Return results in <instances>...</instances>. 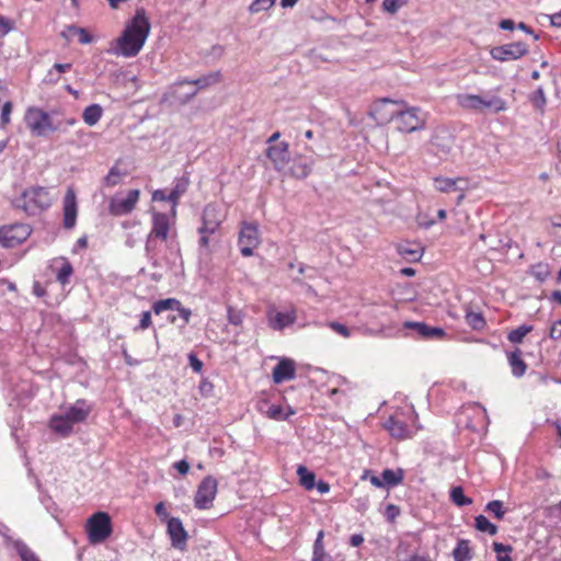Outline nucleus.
Returning <instances> with one entry per match:
<instances>
[{
  "label": "nucleus",
  "instance_id": "1",
  "mask_svg": "<svg viewBox=\"0 0 561 561\" xmlns=\"http://www.w3.org/2000/svg\"><path fill=\"white\" fill-rule=\"evenodd\" d=\"M150 22L144 9H137L134 18L126 24L108 53L125 58L136 57L142 49L149 33Z\"/></svg>",
  "mask_w": 561,
  "mask_h": 561
},
{
  "label": "nucleus",
  "instance_id": "2",
  "mask_svg": "<svg viewBox=\"0 0 561 561\" xmlns=\"http://www.w3.org/2000/svg\"><path fill=\"white\" fill-rule=\"evenodd\" d=\"M25 124L36 137H45L53 131L66 133L68 127L77 124L75 117L55 121L47 112L38 107H30L25 113Z\"/></svg>",
  "mask_w": 561,
  "mask_h": 561
},
{
  "label": "nucleus",
  "instance_id": "3",
  "mask_svg": "<svg viewBox=\"0 0 561 561\" xmlns=\"http://www.w3.org/2000/svg\"><path fill=\"white\" fill-rule=\"evenodd\" d=\"M382 426L397 440L410 439L421 430L417 414L412 407L397 410Z\"/></svg>",
  "mask_w": 561,
  "mask_h": 561
},
{
  "label": "nucleus",
  "instance_id": "4",
  "mask_svg": "<svg viewBox=\"0 0 561 561\" xmlns=\"http://www.w3.org/2000/svg\"><path fill=\"white\" fill-rule=\"evenodd\" d=\"M16 207L22 208L27 215L34 216L48 209L53 204L49 188L31 186L16 199Z\"/></svg>",
  "mask_w": 561,
  "mask_h": 561
},
{
  "label": "nucleus",
  "instance_id": "5",
  "mask_svg": "<svg viewBox=\"0 0 561 561\" xmlns=\"http://www.w3.org/2000/svg\"><path fill=\"white\" fill-rule=\"evenodd\" d=\"M457 103L465 110L484 112L491 111L493 113L504 112L507 108L506 101L497 95H478L470 93H462L456 96Z\"/></svg>",
  "mask_w": 561,
  "mask_h": 561
},
{
  "label": "nucleus",
  "instance_id": "6",
  "mask_svg": "<svg viewBox=\"0 0 561 561\" xmlns=\"http://www.w3.org/2000/svg\"><path fill=\"white\" fill-rule=\"evenodd\" d=\"M151 216L152 226L146 241V251L148 254H152L156 239L167 241L171 227L175 220V216L172 215V210H170L169 214L151 210Z\"/></svg>",
  "mask_w": 561,
  "mask_h": 561
},
{
  "label": "nucleus",
  "instance_id": "7",
  "mask_svg": "<svg viewBox=\"0 0 561 561\" xmlns=\"http://www.w3.org/2000/svg\"><path fill=\"white\" fill-rule=\"evenodd\" d=\"M88 538L91 543H101L112 534V523L107 513L98 512L87 522Z\"/></svg>",
  "mask_w": 561,
  "mask_h": 561
},
{
  "label": "nucleus",
  "instance_id": "8",
  "mask_svg": "<svg viewBox=\"0 0 561 561\" xmlns=\"http://www.w3.org/2000/svg\"><path fill=\"white\" fill-rule=\"evenodd\" d=\"M32 228L26 224H13L0 228V245L7 249L15 248L27 240Z\"/></svg>",
  "mask_w": 561,
  "mask_h": 561
},
{
  "label": "nucleus",
  "instance_id": "9",
  "mask_svg": "<svg viewBox=\"0 0 561 561\" xmlns=\"http://www.w3.org/2000/svg\"><path fill=\"white\" fill-rule=\"evenodd\" d=\"M396 122L398 130L412 133L424 127L425 116L419 107L399 108Z\"/></svg>",
  "mask_w": 561,
  "mask_h": 561
},
{
  "label": "nucleus",
  "instance_id": "10",
  "mask_svg": "<svg viewBox=\"0 0 561 561\" xmlns=\"http://www.w3.org/2000/svg\"><path fill=\"white\" fill-rule=\"evenodd\" d=\"M139 196L140 191L137 188L128 191L126 196L116 194L110 199V214L113 216H125L130 214L136 208V205L139 201Z\"/></svg>",
  "mask_w": 561,
  "mask_h": 561
},
{
  "label": "nucleus",
  "instance_id": "11",
  "mask_svg": "<svg viewBox=\"0 0 561 561\" xmlns=\"http://www.w3.org/2000/svg\"><path fill=\"white\" fill-rule=\"evenodd\" d=\"M400 104L401 102L392 101L388 98L380 99L371 105L369 115L379 125L388 124L392 119L397 118L399 108L394 107Z\"/></svg>",
  "mask_w": 561,
  "mask_h": 561
},
{
  "label": "nucleus",
  "instance_id": "12",
  "mask_svg": "<svg viewBox=\"0 0 561 561\" xmlns=\"http://www.w3.org/2000/svg\"><path fill=\"white\" fill-rule=\"evenodd\" d=\"M529 51L528 45L524 42H515L493 47L490 55L494 60L505 62L517 60L526 56Z\"/></svg>",
  "mask_w": 561,
  "mask_h": 561
},
{
  "label": "nucleus",
  "instance_id": "13",
  "mask_svg": "<svg viewBox=\"0 0 561 561\" xmlns=\"http://www.w3.org/2000/svg\"><path fill=\"white\" fill-rule=\"evenodd\" d=\"M217 480L210 476L204 478L197 486L194 505L198 510H207L213 505L217 494Z\"/></svg>",
  "mask_w": 561,
  "mask_h": 561
},
{
  "label": "nucleus",
  "instance_id": "14",
  "mask_svg": "<svg viewBox=\"0 0 561 561\" xmlns=\"http://www.w3.org/2000/svg\"><path fill=\"white\" fill-rule=\"evenodd\" d=\"M260 242L257 225L244 222L240 229L238 240L241 254L245 257L253 255V250L259 247Z\"/></svg>",
  "mask_w": 561,
  "mask_h": 561
},
{
  "label": "nucleus",
  "instance_id": "15",
  "mask_svg": "<svg viewBox=\"0 0 561 561\" xmlns=\"http://www.w3.org/2000/svg\"><path fill=\"white\" fill-rule=\"evenodd\" d=\"M226 216L215 204L205 206L202 215V226L198 228V233H215L220 225L224 222Z\"/></svg>",
  "mask_w": 561,
  "mask_h": 561
},
{
  "label": "nucleus",
  "instance_id": "16",
  "mask_svg": "<svg viewBox=\"0 0 561 561\" xmlns=\"http://www.w3.org/2000/svg\"><path fill=\"white\" fill-rule=\"evenodd\" d=\"M168 535L171 540L172 547L184 550L187 542V533L180 518L171 517L167 523Z\"/></svg>",
  "mask_w": 561,
  "mask_h": 561
},
{
  "label": "nucleus",
  "instance_id": "17",
  "mask_svg": "<svg viewBox=\"0 0 561 561\" xmlns=\"http://www.w3.org/2000/svg\"><path fill=\"white\" fill-rule=\"evenodd\" d=\"M78 214L77 196L73 187H68L64 197V227L72 229L76 226Z\"/></svg>",
  "mask_w": 561,
  "mask_h": 561
},
{
  "label": "nucleus",
  "instance_id": "18",
  "mask_svg": "<svg viewBox=\"0 0 561 561\" xmlns=\"http://www.w3.org/2000/svg\"><path fill=\"white\" fill-rule=\"evenodd\" d=\"M297 319L295 309L288 311H267V324L275 331H282L285 328L291 325Z\"/></svg>",
  "mask_w": 561,
  "mask_h": 561
},
{
  "label": "nucleus",
  "instance_id": "19",
  "mask_svg": "<svg viewBox=\"0 0 561 561\" xmlns=\"http://www.w3.org/2000/svg\"><path fill=\"white\" fill-rule=\"evenodd\" d=\"M266 156L274 164L276 170H282L289 162V145L285 141L277 145H271L266 149Z\"/></svg>",
  "mask_w": 561,
  "mask_h": 561
},
{
  "label": "nucleus",
  "instance_id": "20",
  "mask_svg": "<svg viewBox=\"0 0 561 561\" xmlns=\"http://www.w3.org/2000/svg\"><path fill=\"white\" fill-rule=\"evenodd\" d=\"M272 377L275 383L293 380L296 377L295 362L287 357L280 358L273 369Z\"/></svg>",
  "mask_w": 561,
  "mask_h": 561
},
{
  "label": "nucleus",
  "instance_id": "21",
  "mask_svg": "<svg viewBox=\"0 0 561 561\" xmlns=\"http://www.w3.org/2000/svg\"><path fill=\"white\" fill-rule=\"evenodd\" d=\"M92 407L87 400L79 399L72 405L66 409L65 416L72 425L84 422L91 413Z\"/></svg>",
  "mask_w": 561,
  "mask_h": 561
},
{
  "label": "nucleus",
  "instance_id": "22",
  "mask_svg": "<svg viewBox=\"0 0 561 561\" xmlns=\"http://www.w3.org/2000/svg\"><path fill=\"white\" fill-rule=\"evenodd\" d=\"M434 187L438 192L442 193H451L462 191L461 183L467 184V180L463 178H445V176H436L433 179Z\"/></svg>",
  "mask_w": 561,
  "mask_h": 561
},
{
  "label": "nucleus",
  "instance_id": "23",
  "mask_svg": "<svg viewBox=\"0 0 561 561\" xmlns=\"http://www.w3.org/2000/svg\"><path fill=\"white\" fill-rule=\"evenodd\" d=\"M407 328L413 329L419 336L438 340L445 335V331L438 327H430L422 322H407Z\"/></svg>",
  "mask_w": 561,
  "mask_h": 561
},
{
  "label": "nucleus",
  "instance_id": "24",
  "mask_svg": "<svg viewBox=\"0 0 561 561\" xmlns=\"http://www.w3.org/2000/svg\"><path fill=\"white\" fill-rule=\"evenodd\" d=\"M397 251L399 255L409 261V262H416L422 257L423 249L417 243H411V242H403L398 244Z\"/></svg>",
  "mask_w": 561,
  "mask_h": 561
},
{
  "label": "nucleus",
  "instance_id": "25",
  "mask_svg": "<svg viewBox=\"0 0 561 561\" xmlns=\"http://www.w3.org/2000/svg\"><path fill=\"white\" fill-rule=\"evenodd\" d=\"M50 428L61 435L62 437H67L71 434L73 425L71 422L65 416L64 413L54 414L49 421Z\"/></svg>",
  "mask_w": 561,
  "mask_h": 561
},
{
  "label": "nucleus",
  "instance_id": "26",
  "mask_svg": "<svg viewBox=\"0 0 561 561\" xmlns=\"http://www.w3.org/2000/svg\"><path fill=\"white\" fill-rule=\"evenodd\" d=\"M221 80V73L219 71L210 72L195 80H181L175 85L182 84H195L197 89H205L213 84L218 83Z\"/></svg>",
  "mask_w": 561,
  "mask_h": 561
},
{
  "label": "nucleus",
  "instance_id": "27",
  "mask_svg": "<svg viewBox=\"0 0 561 561\" xmlns=\"http://www.w3.org/2000/svg\"><path fill=\"white\" fill-rule=\"evenodd\" d=\"M507 359L510 367L512 369V374L517 378L524 376L527 369V365L522 358L520 351L516 350L514 352L508 353Z\"/></svg>",
  "mask_w": 561,
  "mask_h": 561
},
{
  "label": "nucleus",
  "instance_id": "28",
  "mask_svg": "<svg viewBox=\"0 0 561 561\" xmlns=\"http://www.w3.org/2000/svg\"><path fill=\"white\" fill-rule=\"evenodd\" d=\"M453 558L454 561H470L473 558L470 541L467 539H459L453 550Z\"/></svg>",
  "mask_w": 561,
  "mask_h": 561
},
{
  "label": "nucleus",
  "instance_id": "29",
  "mask_svg": "<svg viewBox=\"0 0 561 561\" xmlns=\"http://www.w3.org/2000/svg\"><path fill=\"white\" fill-rule=\"evenodd\" d=\"M323 538H324V531L319 530L317 534L314 543H313L311 561H333L332 557L325 552Z\"/></svg>",
  "mask_w": 561,
  "mask_h": 561
},
{
  "label": "nucleus",
  "instance_id": "30",
  "mask_svg": "<svg viewBox=\"0 0 561 561\" xmlns=\"http://www.w3.org/2000/svg\"><path fill=\"white\" fill-rule=\"evenodd\" d=\"M103 115V108L100 104H91L83 110L82 119L89 126H94L99 123Z\"/></svg>",
  "mask_w": 561,
  "mask_h": 561
},
{
  "label": "nucleus",
  "instance_id": "31",
  "mask_svg": "<svg viewBox=\"0 0 561 561\" xmlns=\"http://www.w3.org/2000/svg\"><path fill=\"white\" fill-rule=\"evenodd\" d=\"M72 274H73V267H72L71 263L66 257H61L60 266L58 267V270L56 272L57 282H59L61 285H67V284H69L70 277L72 276Z\"/></svg>",
  "mask_w": 561,
  "mask_h": 561
},
{
  "label": "nucleus",
  "instance_id": "32",
  "mask_svg": "<svg viewBox=\"0 0 561 561\" xmlns=\"http://www.w3.org/2000/svg\"><path fill=\"white\" fill-rule=\"evenodd\" d=\"M382 480L385 482V488L396 486L400 484L404 479V471L402 469H385L381 473Z\"/></svg>",
  "mask_w": 561,
  "mask_h": 561
},
{
  "label": "nucleus",
  "instance_id": "33",
  "mask_svg": "<svg viewBox=\"0 0 561 561\" xmlns=\"http://www.w3.org/2000/svg\"><path fill=\"white\" fill-rule=\"evenodd\" d=\"M186 191V183L183 181H179L174 187L168 194V202L171 203L172 215L176 216V206L180 197Z\"/></svg>",
  "mask_w": 561,
  "mask_h": 561
},
{
  "label": "nucleus",
  "instance_id": "34",
  "mask_svg": "<svg viewBox=\"0 0 561 561\" xmlns=\"http://www.w3.org/2000/svg\"><path fill=\"white\" fill-rule=\"evenodd\" d=\"M180 300L176 298L160 299L153 302L152 311L156 314H160L167 310H175L180 308Z\"/></svg>",
  "mask_w": 561,
  "mask_h": 561
},
{
  "label": "nucleus",
  "instance_id": "35",
  "mask_svg": "<svg viewBox=\"0 0 561 561\" xmlns=\"http://www.w3.org/2000/svg\"><path fill=\"white\" fill-rule=\"evenodd\" d=\"M21 561H41L36 553L23 541L16 540L13 543Z\"/></svg>",
  "mask_w": 561,
  "mask_h": 561
},
{
  "label": "nucleus",
  "instance_id": "36",
  "mask_svg": "<svg viewBox=\"0 0 561 561\" xmlns=\"http://www.w3.org/2000/svg\"><path fill=\"white\" fill-rule=\"evenodd\" d=\"M297 474L299 477L301 485L306 490H312L316 485V474L309 471L305 466L297 468Z\"/></svg>",
  "mask_w": 561,
  "mask_h": 561
},
{
  "label": "nucleus",
  "instance_id": "37",
  "mask_svg": "<svg viewBox=\"0 0 561 561\" xmlns=\"http://www.w3.org/2000/svg\"><path fill=\"white\" fill-rule=\"evenodd\" d=\"M530 275L535 277L539 283H543L551 274L549 264L539 262L530 266Z\"/></svg>",
  "mask_w": 561,
  "mask_h": 561
},
{
  "label": "nucleus",
  "instance_id": "38",
  "mask_svg": "<svg viewBox=\"0 0 561 561\" xmlns=\"http://www.w3.org/2000/svg\"><path fill=\"white\" fill-rule=\"evenodd\" d=\"M465 319L467 324L473 330H482L485 327V320L481 312L467 310Z\"/></svg>",
  "mask_w": 561,
  "mask_h": 561
},
{
  "label": "nucleus",
  "instance_id": "39",
  "mask_svg": "<svg viewBox=\"0 0 561 561\" xmlns=\"http://www.w3.org/2000/svg\"><path fill=\"white\" fill-rule=\"evenodd\" d=\"M476 528L479 531L486 533L491 536L497 533V526L491 523L484 515H479L474 518Z\"/></svg>",
  "mask_w": 561,
  "mask_h": 561
},
{
  "label": "nucleus",
  "instance_id": "40",
  "mask_svg": "<svg viewBox=\"0 0 561 561\" xmlns=\"http://www.w3.org/2000/svg\"><path fill=\"white\" fill-rule=\"evenodd\" d=\"M450 499L453 503L460 507L472 503V500L463 494V489L461 486H454L450 490Z\"/></svg>",
  "mask_w": 561,
  "mask_h": 561
},
{
  "label": "nucleus",
  "instance_id": "41",
  "mask_svg": "<svg viewBox=\"0 0 561 561\" xmlns=\"http://www.w3.org/2000/svg\"><path fill=\"white\" fill-rule=\"evenodd\" d=\"M485 511L496 519H503L506 514L503 502L499 500L489 502L485 506Z\"/></svg>",
  "mask_w": 561,
  "mask_h": 561
},
{
  "label": "nucleus",
  "instance_id": "42",
  "mask_svg": "<svg viewBox=\"0 0 561 561\" xmlns=\"http://www.w3.org/2000/svg\"><path fill=\"white\" fill-rule=\"evenodd\" d=\"M124 175L125 173L117 167H112L107 175L104 178V183L108 187H114L121 183Z\"/></svg>",
  "mask_w": 561,
  "mask_h": 561
},
{
  "label": "nucleus",
  "instance_id": "43",
  "mask_svg": "<svg viewBox=\"0 0 561 561\" xmlns=\"http://www.w3.org/2000/svg\"><path fill=\"white\" fill-rule=\"evenodd\" d=\"M533 330V327L531 325H526V324H523L514 330H512L510 333H508V341L512 342V343H520L523 341V339L529 333L531 332Z\"/></svg>",
  "mask_w": 561,
  "mask_h": 561
},
{
  "label": "nucleus",
  "instance_id": "44",
  "mask_svg": "<svg viewBox=\"0 0 561 561\" xmlns=\"http://www.w3.org/2000/svg\"><path fill=\"white\" fill-rule=\"evenodd\" d=\"M493 550L496 552V561H512L510 553L512 547L501 542H493Z\"/></svg>",
  "mask_w": 561,
  "mask_h": 561
},
{
  "label": "nucleus",
  "instance_id": "45",
  "mask_svg": "<svg viewBox=\"0 0 561 561\" xmlns=\"http://www.w3.org/2000/svg\"><path fill=\"white\" fill-rule=\"evenodd\" d=\"M275 1L276 0H253L249 5V11L252 14L267 11L275 4Z\"/></svg>",
  "mask_w": 561,
  "mask_h": 561
},
{
  "label": "nucleus",
  "instance_id": "46",
  "mask_svg": "<svg viewBox=\"0 0 561 561\" xmlns=\"http://www.w3.org/2000/svg\"><path fill=\"white\" fill-rule=\"evenodd\" d=\"M549 234L553 238L556 243L561 244V216L551 220Z\"/></svg>",
  "mask_w": 561,
  "mask_h": 561
},
{
  "label": "nucleus",
  "instance_id": "47",
  "mask_svg": "<svg viewBox=\"0 0 561 561\" xmlns=\"http://www.w3.org/2000/svg\"><path fill=\"white\" fill-rule=\"evenodd\" d=\"M68 32L76 33L79 36V42L81 44H90L93 41V37L83 27H78V26H75V25H70V26H68Z\"/></svg>",
  "mask_w": 561,
  "mask_h": 561
},
{
  "label": "nucleus",
  "instance_id": "48",
  "mask_svg": "<svg viewBox=\"0 0 561 561\" xmlns=\"http://www.w3.org/2000/svg\"><path fill=\"white\" fill-rule=\"evenodd\" d=\"M227 318L228 322L233 325H241L244 319L243 313L240 310H237L232 307H228L227 309Z\"/></svg>",
  "mask_w": 561,
  "mask_h": 561
},
{
  "label": "nucleus",
  "instance_id": "49",
  "mask_svg": "<svg viewBox=\"0 0 561 561\" xmlns=\"http://www.w3.org/2000/svg\"><path fill=\"white\" fill-rule=\"evenodd\" d=\"M530 100L536 108L542 110L546 105V95H545L543 89L541 87H539L533 93Z\"/></svg>",
  "mask_w": 561,
  "mask_h": 561
},
{
  "label": "nucleus",
  "instance_id": "50",
  "mask_svg": "<svg viewBox=\"0 0 561 561\" xmlns=\"http://www.w3.org/2000/svg\"><path fill=\"white\" fill-rule=\"evenodd\" d=\"M266 415L273 420H286L288 414L284 413V410L278 404H272L266 411Z\"/></svg>",
  "mask_w": 561,
  "mask_h": 561
},
{
  "label": "nucleus",
  "instance_id": "51",
  "mask_svg": "<svg viewBox=\"0 0 561 561\" xmlns=\"http://www.w3.org/2000/svg\"><path fill=\"white\" fill-rule=\"evenodd\" d=\"M404 3L405 0H383L382 9L388 13L394 14Z\"/></svg>",
  "mask_w": 561,
  "mask_h": 561
},
{
  "label": "nucleus",
  "instance_id": "52",
  "mask_svg": "<svg viewBox=\"0 0 561 561\" xmlns=\"http://www.w3.org/2000/svg\"><path fill=\"white\" fill-rule=\"evenodd\" d=\"M310 172H311V167H310V164H307V163L297 164L293 169V174L296 178H307L310 174Z\"/></svg>",
  "mask_w": 561,
  "mask_h": 561
},
{
  "label": "nucleus",
  "instance_id": "53",
  "mask_svg": "<svg viewBox=\"0 0 561 561\" xmlns=\"http://www.w3.org/2000/svg\"><path fill=\"white\" fill-rule=\"evenodd\" d=\"M329 327L334 332H336L337 334H340L343 337H350L351 336V330L346 325H344V324H342L340 322H335V321L330 322Z\"/></svg>",
  "mask_w": 561,
  "mask_h": 561
},
{
  "label": "nucleus",
  "instance_id": "54",
  "mask_svg": "<svg viewBox=\"0 0 561 561\" xmlns=\"http://www.w3.org/2000/svg\"><path fill=\"white\" fill-rule=\"evenodd\" d=\"M12 112V103L10 101H7L2 105L1 110V124L7 125L10 123V115Z\"/></svg>",
  "mask_w": 561,
  "mask_h": 561
},
{
  "label": "nucleus",
  "instance_id": "55",
  "mask_svg": "<svg viewBox=\"0 0 561 561\" xmlns=\"http://www.w3.org/2000/svg\"><path fill=\"white\" fill-rule=\"evenodd\" d=\"M13 30V23L3 15H0V36H5Z\"/></svg>",
  "mask_w": 561,
  "mask_h": 561
},
{
  "label": "nucleus",
  "instance_id": "56",
  "mask_svg": "<svg viewBox=\"0 0 561 561\" xmlns=\"http://www.w3.org/2000/svg\"><path fill=\"white\" fill-rule=\"evenodd\" d=\"M151 325V312L150 311H144L140 314V321L136 330H146Z\"/></svg>",
  "mask_w": 561,
  "mask_h": 561
},
{
  "label": "nucleus",
  "instance_id": "57",
  "mask_svg": "<svg viewBox=\"0 0 561 561\" xmlns=\"http://www.w3.org/2000/svg\"><path fill=\"white\" fill-rule=\"evenodd\" d=\"M154 512L163 522L168 523V519L170 517L165 504L163 502H159L158 504H156Z\"/></svg>",
  "mask_w": 561,
  "mask_h": 561
},
{
  "label": "nucleus",
  "instance_id": "58",
  "mask_svg": "<svg viewBox=\"0 0 561 561\" xmlns=\"http://www.w3.org/2000/svg\"><path fill=\"white\" fill-rule=\"evenodd\" d=\"M549 335L552 340L561 339V319L552 323Z\"/></svg>",
  "mask_w": 561,
  "mask_h": 561
},
{
  "label": "nucleus",
  "instance_id": "59",
  "mask_svg": "<svg viewBox=\"0 0 561 561\" xmlns=\"http://www.w3.org/2000/svg\"><path fill=\"white\" fill-rule=\"evenodd\" d=\"M179 312L180 318L183 320L184 325L187 324L192 317V311L188 308L183 307V305L180 302V308L176 309Z\"/></svg>",
  "mask_w": 561,
  "mask_h": 561
},
{
  "label": "nucleus",
  "instance_id": "60",
  "mask_svg": "<svg viewBox=\"0 0 561 561\" xmlns=\"http://www.w3.org/2000/svg\"><path fill=\"white\" fill-rule=\"evenodd\" d=\"M173 467L183 476L186 474L188 472V470H190V465L184 459L174 462Z\"/></svg>",
  "mask_w": 561,
  "mask_h": 561
},
{
  "label": "nucleus",
  "instance_id": "61",
  "mask_svg": "<svg viewBox=\"0 0 561 561\" xmlns=\"http://www.w3.org/2000/svg\"><path fill=\"white\" fill-rule=\"evenodd\" d=\"M434 146L437 148L436 153L437 154H447L450 151V142L447 141L446 145H442L439 142V139L437 138L434 142Z\"/></svg>",
  "mask_w": 561,
  "mask_h": 561
},
{
  "label": "nucleus",
  "instance_id": "62",
  "mask_svg": "<svg viewBox=\"0 0 561 561\" xmlns=\"http://www.w3.org/2000/svg\"><path fill=\"white\" fill-rule=\"evenodd\" d=\"M152 201L153 202H164V201L168 202V194L165 193L164 190H156L152 193Z\"/></svg>",
  "mask_w": 561,
  "mask_h": 561
},
{
  "label": "nucleus",
  "instance_id": "63",
  "mask_svg": "<svg viewBox=\"0 0 561 561\" xmlns=\"http://www.w3.org/2000/svg\"><path fill=\"white\" fill-rule=\"evenodd\" d=\"M364 536L362 534H354L350 537V545L352 547H359L364 542Z\"/></svg>",
  "mask_w": 561,
  "mask_h": 561
},
{
  "label": "nucleus",
  "instance_id": "64",
  "mask_svg": "<svg viewBox=\"0 0 561 561\" xmlns=\"http://www.w3.org/2000/svg\"><path fill=\"white\" fill-rule=\"evenodd\" d=\"M546 16L550 20L552 26L561 27V10L554 14Z\"/></svg>",
  "mask_w": 561,
  "mask_h": 561
}]
</instances>
